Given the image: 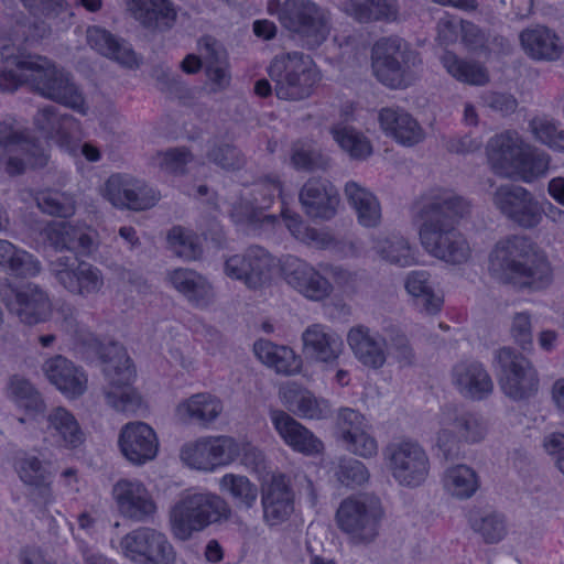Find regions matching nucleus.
Returning <instances> with one entry per match:
<instances>
[{
	"label": "nucleus",
	"instance_id": "nucleus-1",
	"mask_svg": "<svg viewBox=\"0 0 564 564\" xmlns=\"http://www.w3.org/2000/svg\"><path fill=\"white\" fill-rule=\"evenodd\" d=\"M470 214V203L448 188H433L420 202L419 238L433 258L449 264H464L471 259L469 241L458 229L459 221Z\"/></svg>",
	"mask_w": 564,
	"mask_h": 564
},
{
	"label": "nucleus",
	"instance_id": "nucleus-2",
	"mask_svg": "<svg viewBox=\"0 0 564 564\" xmlns=\"http://www.w3.org/2000/svg\"><path fill=\"white\" fill-rule=\"evenodd\" d=\"M62 327L77 347L99 355L106 384L104 395L107 404L118 412H133L140 398L131 387L134 369L123 346L117 343L101 344L76 316L73 307L62 308Z\"/></svg>",
	"mask_w": 564,
	"mask_h": 564
},
{
	"label": "nucleus",
	"instance_id": "nucleus-3",
	"mask_svg": "<svg viewBox=\"0 0 564 564\" xmlns=\"http://www.w3.org/2000/svg\"><path fill=\"white\" fill-rule=\"evenodd\" d=\"M488 268L496 279L522 289L542 290L552 281L546 254L525 236L512 235L497 241Z\"/></svg>",
	"mask_w": 564,
	"mask_h": 564
},
{
	"label": "nucleus",
	"instance_id": "nucleus-4",
	"mask_svg": "<svg viewBox=\"0 0 564 564\" xmlns=\"http://www.w3.org/2000/svg\"><path fill=\"white\" fill-rule=\"evenodd\" d=\"M228 512L226 501L209 491L186 490L169 509V529L174 539L189 540Z\"/></svg>",
	"mask_w": 564,
	"mask_h": 564
},
{
	"label": "nucleus",
	"instance_id": "nucleus-5",
	"mask_svg": "<svg viewBox=\"0 0 564 564\" xmlns=\"http://www.w3.org/2000/svg\"><path fill=\"white\" fill-rule=\"evenodd\" d=\"M22 63L31 70L28 73L29 86L35 93L83 116L87 115L85 97L68 72L41 55H33Z\"/></svg>",
	"mask_w": 564,
	"mask_h": 564
},
{
	"label": "nucleus",
	"instance_id": "nucleus-6",
	"mask_svg": "<svg viewBox=\"0 0 564 564\" xmlns=\"http://www.w3.org/2000/svg\"><path fill=\"white\" fill-rule=\"evenodd\" d=\"M267 11L293 34L299 35L308 48L319 46L329 33L328 11L312 0H269Z\"/></svg>",
	"mask_w": 564,
	"mask_h": 564
},
{
	"label": "nucleus",
	"instance_id": "nucleus-7",
	"mask_svg": "<svg viewBox=\"0 0 564 564\" xmlns=\"http://www.w3.org/2000/svg\"><path fill=\"white\" fill-rule=\"evenodd\" d=\"M275 95L284 100H302L310 97L317 82L318 70L313 59L301 52L276 55L269 67Z\"/></svg>",
	"mask_w": 564,
	"mask_h": 564
},
{
	"label": "nucleus",
	"instance_id": "nucleus-8",
	"mask_svg": "<svg viewBox=\"0 0 564 564\" xmlns=\"http://www.w3.org/2000/svg\"><path fill=\"white\" fill-rule=\"evenodd\" d=\"M337 527L355 544H369L379 535L384 509L379 498L356 495L344 499L336 511Z\"/></svg>",
	"mask_w": 564,
	"mask_h": 564
},
{
	"label": "nucleus",
	"instance_id": "nucleus-9",
	"mask_svg": "<svg viewBox=\"0 0 564 564\" xmlns=\"http://www.w3.org/2000/svg\"><path fill=\"white\" fill-rule=\"evenodd\" d=\"M438 425L436 445L446 460L458 456L460 442L478 443L488 431L485 420L478 413L456 405L442 409Z\"/></svg>",
	"mask_w": 564,
	"mask_h": 564
},
{
	"label": "nucleus",
	"instance_id": "nucleus-10",
	"mask_svg": "<svg viewBox=\"0 0 564 564\" xmlns=\"http://www.w3.org/2000/svg\"><path fill=\"white\" fill-rule=\"evenodd\" d=\"M371 59L373 73L383 85L405 88L412 82L411 68L417 62V54L404 40L390 36L373 44Z\"/></svg>",
	"mask_w": 564,
	"mask_h": 564
},
{
	"label": "nucleus",
	"instance_id": "nucleus-11",
	"mask_svg": "<svg viewBox=\"0 0 564 564\" xmlns=\"http://www.w3.org/2000/svg\"><path fill=\"white\" fill-rule=\"evenodd\" d=\"M383 458L392 478L400 486L416 488L429 478L430 458L417 441L402 438L389 443L383 448Z\"/></svg>",
	"mask_w": 564,
	"mask_h": 564
},
{
	"label": "nucleus",
	"instance_id": "nucleus-12",
	"mask_svg": "<svg viewBox=\"0 0 564 564\" xmlns=\"http://www.w3.org/2000/svg\"><path fill=\"white\" fill-rule=\"evenodd\" d=\"M494 365L502 392L514 401L532 397L539 388V377L531 361L510 347L495 352Z\"/></svg>",
	"mask_w": 564,
	"mask_h": 564
},
{
	"label": "nucleus",
	"instance_id": "nucleus-13",
	"mask_svg": "<svg viewBox=\"0 0 564 564\" xmlns=\"http://www.w3.org/2000/svg\"><path fill=\"white\" fill-rule=\"evenodd\" d=\"M47 159L44 148L26 131L0 121V163L9 175H20L28 166L42 167Z\"/></svg>",
	"mask_w": 564,
	"mask_h": 564
},
{
	"label": "nucleus",
	"instance_id": "nucleus-14",
	"mask_svg": "<svg viewBox=\"0 0 564 564\" xmlns=\"http://www.w3.org/2000/svg\"><path fill=\"white\" fill-rule=\"evenodd\" d=\"M121 553L135 564H174L175 551L166 534L151 527H139L123 535Z\"/></svg>",
	"mask_w": 564,
	"mask_h": 564
},
{
	"label": "nucleus",
	"instance_id": "nucleus-15",
	"mask_svg": "<svg viewBox=\"0 0 564 564\" xmlns=\"http://www.w3.org/2000/svg\"><path fill=\"white\" fill-rule=\"evenodd\" d=\"M491 199L496 209L520 228H536L543 219V205L520 185H500L494 191Z\"/></svg>",
	"mask_w": 564,
	"mask_h": 564
},
{
	"label": "nucleus",
	"instance_id": "nucleus-16",
	"mask_svg": "<svg viewBox=\"0 0 564 564\" xmlns=\"http://www.w3.org/2000/svg\"><path fill=\"white\" fill-rule=\"evenodd\" d=\"M56 282L67 292L87 297L97 294L104 286V275L94 264L77 257L58 256L48 263Z\"/></svg>",
	"mask_w": 564,
	"mask_h": 564
},
{
	"label": "nucleus",
	"instance_id": "nucleus-17",
	"mask_svg": "<svg viewBox=\"0 0 564 564\" xmlns=\"http://www.w3.org/2000/svg\"><path fill=\"white\" fill-rule=\"evenodd\" d=\"M0 294L10 314L22 324L37 325L47 322L52 316L53 305L50 295L35 283L1 289Z\"/></svg>",
	"mask_w": 564,
	"mask_h": 564
},
{
	"label": "nucleus",
	"instance_id": "nucleus-18",
	"mask_svg": "<svg viewBox=\"0 0 564 564\" xmlns=\"http://www.w3.org/2000/svg\"><path fill=\"white\" fill-rule=\"evenodd\" d=\"M275 259L264 248L251 246L242 253L230 256L225 260L224 272L241 281L248 289L258 290L271 282Z\"/></svg>",
	"mask_w": 564,
	"mask_h": 564
},
{
	"label": "nucleus",
	"instance_id": "nucleus-19",
	"mask_svg": "<svg viewBox=\"0 0 564 564\" xmlns=\"http://www.w3.org/2000/svg\"><path fill=\"white\" fill-rule=\"evenodd\" d=\"M237 441L234 437L205 436L182 447L181 457L192 468L213 471L237 459Z\"/></svg>",
	"mask_w": 564,
	"mask_h": 564
},
{
	"label": "nucleus",
	"instance_id": "nucleus-20",
	"mask_svg": "<svg viewBox=\"0 0 564 564\" xmlns=\"http://www.w3.org/2000/svg\"><path fill=\"white\" fill-rule=\"evenodd\" d=\"M281 273L289 286L310 301L321 302L333 293L332 282L317 268L300 258L285 257Z\"/></svg>",
	"mask_w": 564,
	"mask_h": 564
},
{
	"label": "nucleus",
	"instance_id": "nucleus-21",
	"mask_svg": "<svg viewBox=\"0 0 564 564\" xmlns=\"http://www.w3.org/2000/svg\"><path fill=\"white\" fill-rule=\"evenodd\" d=\"M104 197L118 208L145 210L153 207L160 194L144 182L127 174H113L105 183Z\"/></svg>",
	"mask_w": 564,
	"mask_h": 564
},
{
	"label": "nucleus",
	"instance_id": "nucleus-22",
	"mask_svg": "<svg viewBox=\"0 0 564 564\" xmlns=\"http://www.w3.org/2000/svg\"><path fill=\"white\" fill-rule=\"evenodd\" d=\"M119 513L129 520L144 522L156 513V503L139 479L121 478L115 482L111 490Z\"/></svg>",
	"mask_w": 564,
	"mask_h": 564
},
{
	"label": "nucleus",
	"instance_id": "nucleus-23",
	"mask_svg": "<svg viewBox=\"0 0 564 564\" xmlns=\"http://www.w3.org/2000/svg\"><path fill=\"white\" fill-rule=\"evenodd\" d=\"M388 329L384 334L366 325L352 326L347 333V344L357 359L365 368L379 370L389 359Z\"/></svg>",
	"mask_w": 564,
	"mask_h": 564
},
{
	"label": "nucleus",
	"instance_id": "nucleus-24",
	"mask_svg": "<svg viewBox=\"0 0 564 564\" xmlns=\"http://www.w3.org/2000/svg\"><path fill=\"white\" fill-rule=\"evenodd\" d=\"M269 416L276 434L292 451L304 456H317L324 452L322 440L290 413L273 409Z\"/></svg>",
	"mask_w": 564,
	"mask_h": 564
},
{
	"label": "nucleus",
	"instance_id": "nucleus-25",
	"mask_svg": "<svg viewBox=\"0 0 564 564\" xmlns=\"http://www.w3.org/2000/svg\"><path fill=\"white\" fill-rule=\"evenodd\" d=\"M17 473L20 480L32 488L35 503L47 507L55 501L52 486L54 473L50 460L25 453L17 460Z\"/></svg>",
	"mask_w": 564,
	"mask_h": 564
},
{
	"label": "nucleus",
	"instance_id": "nucleus-26",
	"mask_svg": "<svg viewBox=\"0 0 564 564\" xmlns=\"http://www.w3.org/2000/svg\"><path fill=\"white\" fill-rule=\"evenodd\" d=\"M33 123L44 138L61 148L70 149L72 144L82 138L80 122L72 115L61 112L55 106L40 108Z\"/></svg>",
	"mask_w": 564,
	"mask_h": 564
},
{
	"label": "nucleus",
	"instance_id": "nucleus-27",
	"mask_svg": "<svg viewBox=\"0 0 564 564\" xmlns=\"http://www.w3.org/2000/svg\"><path fill=\"white\" fill-rule=\"evenodd\" d=\"M300 203L305 214L314 219H332L339 206L337 188L326 178L311 177L301 187Z\"/></svg>",
	"mask_w": 564,
	"mask_h": 564
},
{
	"label": "nucleus",
	"instance_id": "nucleus-28",
	"mask_svg": "<svg viewBox=\"0 0 564 564\" xmlns=\"http://www.w3.org/2000/svg\"><path fill=\"white\" fill-rule=\"evenodd\" d=\"M529 145L516 130H507L492 137L487 151L494 170L506 177L514 176Z\"/></svg>",
	"mask_w": 564,
	"mask_h": 564
},
{
	"label": "nucleus",
	"instance_id": "nucleus-29",
	"mask_svg": "<svg viewBox=\"0 0 564 564\" xmlns=\"http://www.w3.org/2000/svg\"><path fill=\"white\" fill-rule=\"evenodd\" d=\"M122 455L134 465H143L156 457L159 441L154 430L143 422L126 424L119 434Z\"/></svg>",
	"mask_w": 564,
	"mask_h": 564
},
{
	"label": "nucleus",
	"instance_id": "nucleus-30",
	"mask_svg": "<svg viewBox=\"0 0 564 564\" xmlns=\"http://www.w3.org/2000/svg\"><path fill=\"white\" fill-rule=\"evenodd\" d=\"M519 43L524 54L536 62H557L564 55V43L560 35L544 24H533L519 33Z\"/></svg>",
	"mask_w": 564,
	"mask_h": 564
},
{
	"label": "nucleus",
	"instance_id": "nucleus-31",
	"mask_svg": "<svg viewBox=\"0 0 564 564\" xmlns=\"http://www.w3.org/2000/svg\"><path fill=\"white\" fill-rule=\"evenodd\" d=\"M45 440L56 448L75 449L85 442V433L75 415L64 406H54L45 415Z\"/></svg>",
	"mask_w": 564,
	"mask_h": 564
},
{
	"label": "nucleus",
	"instance_id": "nucleus-32",
	"mask_svg": "<svg viewBox=\"0 0 564 564\" xmlns=\"http://www.w3.org/2000/svg\"><path fill=\"white\" fill-rule=\"evenodd\" d=\"M451 382L458 393L470 400L480 401L494 391V381L478 361L466 360L457 362L451 371Z\"/></svg>",
	"mask_w": 564,
	"mask_h": 564
},
{
	"label": "nucleus",
	"instance_id": "nucleus-33",
	"mask_svg": "<svg viewBox=\"0 0 564 564\" xmlns=\"http://www.w3.org/2000/svg\"><path fill=\"white\" fill-rule=\"evenodd\" d=\"M126 7L135 21L152 32L171 30L177 19V10L170 0H126Z\"/></svg>",
	"mask_w": 564,
	"mask_h": 564
},
{
	"label": "nucleus",
	"instance_id": "nucleus-34",
	"mask_svg": "<svg viewBox=\"0 0 564 564\" xmlns=\"http://www.w3.org/2000/svg\"><path fill=\"white\" fill-rule=\"evenodd\" d=\"M281 183L269 176L256 184L249 194L232 209L231 216L237 223H253L261 219L262 212L270 208L274 198L281 195Z\"/></svg>",
	"mask_w": 564,
	"mask_h": 564
},
{
	"label": "nucleus",
	"instance_id": "nucleus-35",
	"mask_svg": "<svg viewBox=\"0 0 564 564\" xmlns=\"http://www.w3.org/2000/svg\"><path fill=\"white\" fill-rule=\"evenodd\" d=\"M43 371L48 381L68 399L80 397L87 389L86 373L62 355L47 359Z\"/></svg>",
	"mask_w": 564,
	"mask_h": 564
},
{
	"label": "nucleus",
	"instance_id": "nucleus-36",
	"mask_svg": "<svg viewBox=\"0 0 564 564\" xmlns=\"http://www.w3.org/2000/svg\"><path fill=\"white\" fill-rule=\"evenodd\" d=\"M279 397L291 413L302 419L321 420L329 413L327 401L294 381L281 386Z\"/></svg>",
	"mask_w": 564,
	"mask_h": 564
},
{
	"label": "nucleus",
	"instance_id": "nucleus-37",
	"mask_svg": "<svg viewBox=\"0 0 564 564\" xmlns=\"http://www.w3.org/2000/svg\"><path fill=\"white\" fill-rule=\"evenodd\" d=\"M44 235L56 251L67 250L89 254L94 249V238L89 228L68 221H54L44 229Z\"/></svg>",
	"mask_w": 564,
	"mask_h": 564
},
{
	"label": "nucleus",
	"instance_id": "nucleus-38",
	"mask_svg": "<svg viewBox=\"0 0 564 564\" xmlns=\"http://www.w3.org/2000/svg\"><path fill=\"white\" fill-rule=\"evenodd\" d=\"M303 352L317 362L333 364L344 351L339 335L321 324L308 326L302 334Z\"/></svg>",
	"mask_w": 564,
	"mask_h": 564
},
{
	"label": "nucleus",
	"instance_id": "nucleus-39",
	"mask_svg": "<svg viewBox=\"0 0 564 564\" xmlns=\"http://www.w3.org/2000/svg\"><path fill=\"white\" fill-rule=\"evenodd\" d=\"M224 411L223 401L209 392H199L183 400L176 406V416L187 424L209 427Z\"/></svg>",
	"mask_w": 564,
	"mask_h": 564
},
{
	"label": "nucleus",
	"instance_id": "nucleus-40",
	"mask_svg": "<svg viewBox=\"0 0 564 564\" xmlns=\"http://www.w3.org/2000/svg\"><path fill=\"white\" fill-rule=\"evenodd\" d=\"M382 130L403 145H414L423 141L425 134L419 122L400 108H383L379 113Z\"/></svg>",
	"mask_w": 564,
	"mask_h": 564
},
{
	"label": "nucleus",
	"instance_id": "nucleus-41",
	"mask_svg": "<svg viewBox=\"0 0 564 564\" xmlns=\"http://www.w3.org/2000/svg\"><path fill=\"white\" fill-rule=\"evenodd\" d=\"M263 519L273 527L289 519L294 510L293 495L282 475L274 476L262 495Z\"/></svg>",
	"mask_w": 564,
	"mask_h": 564
},
{
	"label": "nucleus",
	"instance_id": "nucleus-42",
	"mask_svg": "<svg viewBox=\"0 0 564 564\" xmlns=\"http://www.w3.org/2000/svg\"><path fill=\"white\" fill-rule=\"evenodd\" d=\"M166 279L172 288L196 307L207 306L213 300L214 294L210 283L205 276L192 269H174L167 273Z\"/></svg>",
	"mask_w": 564,
	"mask_h": 564
},
{
	"label": "nucleus",
	"instance_id": "nucleus-43",
	"mask_svg": "<svg viewBox=\"0 0 564 564\" xmlns=\"http://www.w3.org/2000/svg\"><path fill=\"white\" fill-rule=\"evenodd\" d=\"M372 250L380 260L400 268L411 267L417 262L415 247L400 234L380 235L373 238Z\"/></svg>",
	"mask_w": 564,
	"mask_h": 564
},
{
	"label": "nucleus",
	"instance_id": "nucleus-44",
	"mask_svg": "<svg viewBox=\"0 0 564 564\" xmlns=\"http://www.w3.org/2000/svg\"><path fill=\"white\" fill-rule=\"evenodd\" d=\"M87 40L93 48L124 67L133 68L139 65L138 56L131 45L104 29L96 26L88 29Z\"/></svg>",
	"mask_w": 564,
	"mask_h": 564
},
{
	"label": "nucleus",
	"instance_id": "nucleus-45",
	"mask_svg": "<svg viewBox=\"0 0 564 564\" xmlns=\"http://www.w3.org/2000/svg\"><path fill=\"white\" fill-rule=\"evenodd\" d=\"M253 352L259 361L273 368L278 373L292 376L301 370V358L288 346L259 339L253 344Z\"/></svg>",
	"mask_w": 564,
	"mask_h": 564
},
{
	"label": "nucleus",
	"instance_id": "nucleus-46",
	"mask_svg": "<svg viewBox=\"0 0 564 564\" xmlns=\"http://www.w3.org/2000/svg\"><path fill=\"white\" fill-rule=\"evenodd\" d=\"M442 486L452 498L466 500L478 491L480 477L473 467L466 464H457L444 470Z\"/></svg>",
	"mask_w": 564,
	"mask_h": 564
},
{
	"label": "nucleus",
	"instance_id": "nucleus-47",
	"mask_svg": "<svg viewBox=\"0 0 564 564\" xmlns=\"http://www.w3.org/2000/svg\"><path fill=\"white\" fill-rule=\"evenodd\" d=\"M344 193L364 227H376L381 219V207L377 197L355 181L346 183Z\"/></svg>",
	"mask_w": 564,
	"mask_h": 564
},
{
	"label": "nucleus",
	"instance_id": "nucleus-48",
	"mask_svg": "<svg viewBox=\"0 0 564 564\" xmlns=\"http://www.w3.org/2000/svg\"><path fill=\"white\" fill-rule=\"evenodd\" d=\"M343 11L358 22L394 21L398 17L397 0H346Z\"/></svg>",
	"mask_w": 564,
	"mask_h": 564
},
{
	"label": "nucleus",
	"instance_id": "nucleus-49",
	"mask_svg": "<svg viewBox=\"0 0 564 564\" xmlns=\"http://www.w3.org/2000/svg\"><path fill=\"white\" fill-rule=\"evenodd\" d=\"M0 269L20 278H32L41 272V262L32 253L6 239H0Z\"/></svg>",
	"mask_w": 564,
	"mask_h": 564
},
{
	"label": "nucleus",
	"instance_id": "nucleus-50",
	"mask_svg": "<svg viewBox=\"0 0 564 564\" xmlns=\"http://www.w3.org/2000/svg\"><path fill=\"white\" fill-rule=\"evenodd\" d=\"M199 51L206 61V74L213 91H220L230 84L225 52L213 37L206 36L199 41Z\"/></svg>",
	"mask_w": 564,
	"mask_h": 564
},
{
	"label": "nucleus",
	"instance_id": "nucleus-51",
	"mask_svg": "<svg viewBox=\"0 0 564 564\" xmlns=\"http://www.w3.org/2000/svg\"><path fill=\"white\" fill-rule=\"evenodd\" d=\"M404 288L409 295L427 314H436L441 311L443 300L433 289L431 275L425 270H414L406 274Z\"/></svg>",
	"mask_w": 564,
	"mask_h": 564
},
{
	"label": "nucleus",
	"instance_id": "nucleus-52",
	"mask_svg": "<svg viewBox=\"0 0 564 564\" xmlns=\"http://www.w3.org/2000/svg\"><path fill=\"white\" fill-rule=\"evenodd\" d=\"M2 62L0 65V89L2 91H13L22 83L29 85L28 73L31 70L22 62L33 57L32 54H13L12 48L3 46L1 48Z\"/></svg>",
	"mask_w": 564,
	"mask_h": 564
},
{
	"label": "nucleus",
	"instance_id": "nucleus-53",
	"mask_svg": "<svg viewBox=\"0 0 564 564\" xmlns=\"http://www.w3.org/2000/svg\"><path fill=\"white\" fill-rule=\"evenodd\" d=\"M441 62L447 73L458 82L474 86H482L489 82L487 68L478 62L464 59L449 51L442 55Z\"/></svg>",
	"mask_w": 564,
	"mask_h": 564
},
{
	"label": "nucleus",
	"instance_id": "nucleus-54",
	"mask_svg": "<svg viewBox=\"0 0 564 564\" xmlns=\"http://www.w3.org/2000/svg\"><path fill=\"white\" fill-rule=\"evenodd\" d=\"M468 523L486 544L499 543L508 533L505 516L496 511H471Z\"/></svg>",
	"mask_w": 564,
	"mask_h": 564
},
{
	"label": "nucleus",
	"instance_id": "nucleus-55",
	"mask_svg": "<svg viewBox=\"0 0 564 564\" xmlns=\"http://www.w3.org/2000/svg\"><path fill=\"white\" fill-rule=\"evenodd\" d=\"M330 133L338 145L355 160H366L372 153V147L366 135L354 127L338 123L332 127Z\"/></svg>",
	"mask_w": 564,
	"mask_h": 564
},
{
	"label": "nucleus",
	"instance_id": "nucleus-56",
	"mask_svg": "<svg viewBox=\"0 0 564 564\" xmlns=\"http://www.w3.org/2000/svg\"><path fill=\"white\" fill-rule=\"evenodd\" d=\"M7 393L10 400L29 413H42L45 409V403L39 391L29 380L20 376L10 378Z\"/></svg>",
	"mask_w": 564,
	"mask_h": 564
},
{
	"label": "nucleus",
	"instance_id": "nucleus-57",
	"mask_svg": "<svg viewBox=\"0 0 564 564\" xmlns=\"http://www.w3.org/2000/svg\"><path fill=\"white\" fill-rule=\"evenodd\" d=\"M219 488L231 496L239 508L253 507L258 498V488L246 476L226 474L219 479Z\"/></svg>",
	"mask_w": 564,
	"mask_h": 564
},
{
	"label": "nucleus",
	"instance_id": "nucleus-58",
	"mask_svg": "<svg viewBox=\"0 0 564 564\" xmlns=\"http://www.w3.org/2000/svg\"><path fill=\"white\" fill-rule=\"evenodd\" d=\"M550 154L543 150L529 145L521 163L514 171V175H518L525 183H531L538 178L544 177L550 170Z\"/></svg>",
	"mask_w": 564,
	"mask_h": 564
},
{
	"label": "nucleus",
	"instance_id": "nucleus-59",
	"mask_svg": "<svg viewBox=\"0 0 564 564\" xmlns=\"http://www.w3.org/2000/svg\"><path fill=\"white\" fill-rule=\"evenodd\" d=\"M35 200L43 213L52 216L66 218L73 216L76 210V202L73 195L56 189L39 192Z\"/></svg>",
	"mask_w": 564,
	"mask_h": 564
},
{
	"label": "nucleus",
	"instance_id": "nucleus-60",
	"mask_svg": "<svg viewBox=\"0 0 564 564\" xmlns=\"http://www.w3.org/2000/svg\"><path fill=\"white\" fill-rule=\"evenodd\" d=\"M167 242L170 249L186 261L196 260L202 253L198 237L193 231L182 227H173L170 230Z\"/></svg>",
	"mask_w": 564,
	"mask_h": 564
},
{
	"label": "nucleus",
	"instance_id": "nucleus-61",
	"mask_svg": "<svg viewBox=\"0 0 564 564\" xmlns=\"http://www.w3.org/2000/svg\"><path fill=\"white\" fill-rule=\"evenodd\" d=\"M389 357L391 356L401 368H410L416 364V354L408 336L395 328L388 329Z\"/></svg>",
	"mask_w": 564,
	"mask_h": 564
},
{
	"label": "nucleus",
	"instance_id": "nucleus-62",
	"mask_svg": "<svg viewBox=\"0 0 564 564\" xmlns=\"http://www.w3.org/2000/svg\"><path fill=\"white\" fill-rule=\"evenodd\" d=\"M206 156L209 162L227 171L239 170L245 164V156L240 150L226 142H213L207 150Z\"/></svg>",
	"mask_w": 564,
	"mask_h": 564
},
{
	"label": "nucleus",
	"instance_id": "nucleus-63",
	"mask_svg": "<svg viewBox=\"0 0 564 564\" xmlns=\"http://www.w3.org/2000/svg\"><path fill=\"white\" fill-rule=\"evenodd\" d=\"M335 477L341 485L355 488L368 482L370 474L366 465L360 460L343 457L335 469Z\"/></svg>",
	"mask_w": 564,
	"mask_h": 564
},
{
	"label": "nucleus",
	"instance_id": "nucleus-64",
	"mask_svg": "<svg viewBox=\"0 0 564 564\" xmlns=\"http://www.w3.org/2000/svg\"><path fill=\"white\" fill-rule=\"evenodd\" d=\"M370 426L368 420L354 409L345 408L338 413L337 430L344 444Z\"/></svg>",
	"mask_w": 564,
	"mask_h": 564
}]
</instances>
